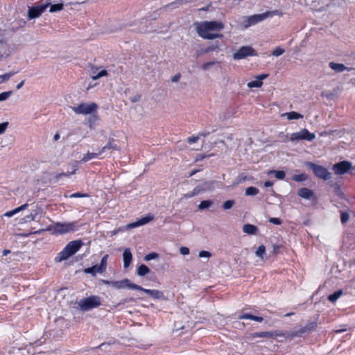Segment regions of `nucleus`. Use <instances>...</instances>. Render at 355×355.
I'll list each match as a JSON object with an SVG mask.
<instances>
[{
	"mask_svg": "<svg viewBox=\"0 0 355 355\" xmlns=\"http://www.w3.org/2000/svg\"><path fill=\"white\" fill-rule=\"evenodd\" d=\"M224 28V24L220 21H202L196 24V29L198 35L207 40L222 38L221 33L215 32L220 31Z\"/></svg>",
	"mask_w": 355,
	"mask_h": 355,
	"instance_id": "nucleus-1",
	"label": "nucleus"
},
{
	"mask_svg": "<svg viewBox=\"0 0 355 355\" xmlns=\"http://www.w3.org/2000/svg\"><path fill=\"white\" fill-rule=\"evenodd\" d=\"M83 245L81 240L70 241L65 248L55 257L56 262H61L67 259L71 256L76 253Z\"/></svg>",
	"mask_w": 355,
	"mask_h": 355,
	"instance_id": "nucleus-2",
	"label": "nucleus"
},
{
	"mask_svg": "<svg viewBox=\"0 0 355 355\" xmlns=\"http://www.w3.org/2000/svg\"><path fill=\"white\" fill-rule=\"evenodd\" d=\"M275 15L282 16V12L279 10L268 11L262 14L253 15L243 18V24L245 28H247L252 25L263 21L264 19L272 17Z\"/></svg>",
	"mask_w": 355,
	"mask_h": 355,
	"instance_id": "nucleus-3",
	"label": "nucleus"
},
{
	"mask_svg": "<svg viewBox=\"0 0 355 355\" xmlns=\"http://www.w3.org/2000/svg\"><path fill=\"white\" fill-rule=\"evenodd\" d=\"M53 233L58 234H64L74 232L77 230L76 223H55L49 228Z\"/></svg>",
	"mask_w": 355,
	"mask_h": 355,
	"instance_id": "nucleus-4",
	"label": "nucleus"
},
{
	"mask_svg": "<svg viewBox=\"0 0 355 355\" xmlns=\"http://www.w3.org/2000/svg\"><path fill=\"white\" fill-rule=\"evenodd\" d=\"M78 305L81 310L88 311L100 306L101 299L98 296L92 295L81 300L78 302Z\"/></svg>",
	"mask_w": 355,
	"mask_h": 355,
	"instance_id": "nucleus-5",
	"label": "nucleus"
},
{
	"mask_svg": "<svg viewBox=\"0 0 355 355\" xmlns=\"http://www.w3.org/2000/svg\"><path fill=\"white\" fill-rule=\"evenodd\" d=\"M97 105L95 103H80L78 106L71 107V110L76 114H89L95 112L97 110Z\"/></svg>",
	"mask_w": 355,
	"mask_h": 355,
	"instance_id": "nucleus-6",
	"label": "nucleus"
},
{
	"mask_svg": "<svg viewBox=\"0 0 355 355\" xmlns=\"http://www.w3.org/2000/svg\"><path fill=\"white\" fill-rule=\"evenodd\" d=\"M256 51L250 46H243L234 53L232 58L235 60L246 58L248 56H257Z\"/></svg>",
	"mask_w": 355,
	"mask_h": 355,
	"instance_id": "nucleus-7",
	"label": "nucleus"
},
{
	"mask_svg": "<svg viewBox=\"0 0 355 355\" xmlns=\"http://www.w3.org/2000/svg\"><path fill=\"white\" fill-rule=\"evenodd\" d=\"M306 166L313 171L314 174L319 178L327 180L331 178V173L322 166L316 165L312 162H307Z\"/></svg>",
	"mask_w": 355,
	"mask_h": 355,
	"instance_id": "nucleus-8",
	"label": "nucleus"
},
{
	"mask_svg": "<svg viewBox=\"0 0 355 355\" xmlns=\"http://www.w3.org/2000/svg\"><path fill=\"white\" fill-rule=\"evenodd\" d=\"M315 138L314 133H311L307 129L303 128L300 132L291 134V140H306L308 141H313Z\"/></svg>",
	"mask_w": 355,
	"mask_h": 355,
	"instance_id": "nucleus-9",
	"label": "nucleus"
},
{
	"mask_svg": "<svg viewBox=\"0 0 355 355\" xmlns=\"http://www.w3.org/2000/svg\"><path fill=\"white\" fill-rule=\"evenodd\" d=\"M14 45L7 39L0 37V58L7 57L14 51Z\"/></svg>",
	"mask_w": 355,
	"mask_h": 355,
	"instance_id": "nucleus-10",
	"label": "nucleus"
},
{
	"mask_svg": "<svg viewBox=\"0 0 355 355\" xmlns=\"http://www.w3.org/2000/svg\"><path fill=\"white\" fill-rule=\"evenodd\" d=\"M111 286L116 289L128 288L135 290L136 288H140V286L132 283L128 279H124L121 281H113L112 283H111Z\"/></svg>",
	"mask_w": 355,
	"mask_h": 355,
	"instance_id": "nucleus-11",
	"label": "nucleus"
},
{
	"mask_svg": "<svg viewBox=\"0 0 355 355\" xmlns=\"http://www.w3.org/2000/svg\"><path fill=\"white\" fill-rule=\"evenodd\" d=\"M352 167V164L347 161L338 162L334 165L333 169L338 175L346 173Z\"/></svg>",
	"mask_w": 355,
	"mask_h": 355,
	"instance_id": "nucleus-12",
	"label": "nucleus"
},
{
	"mask_svg": "<svg viewBox=\"0 0 355 355\" xmlns=\"http://www.w3.org/2000/svg\"><path fill=\"white\" fill-rule=\"evenodd\" d=\"M50 5V2L45 5L40 6L32 7L28 10V15L30 19L38 17Z\"/></svg>",
	"mask_w": 355,
	"mask_h": 355,
	"instance_id": "nucleus-13",
	"label": "nucleus"
},
{
	"mask_svg": "<svg viewBox=\"0 0 355 355\" xmlns=\"http://www.w3.org/2000/svg\"><path fill=\"white\" fill-rule=\"evenodd\" d=\"M153 219L154 216L151 214H148L146 216L139 219L137 221L128 224L127 227L128 229L135 228L139 226L146 225L152 221Z\"/></svg>",
	"mask_w": 355,
	"mask_h": 355,
	"instance_id": "nucleus-14",
	"label": "nucleus"
},
{
	"mask_svg": "<svg viewBox=\"0 0 355 355\" xmlns=\"http://www.w3.org/2000/svg\"><path fill=\"white\" fill-rule=\"evenodd\" d=\"M135 290L143 291V292L148 294L151 297H153V299H155V300L164 298L163 293L158 290L146 289V288H142L141 286H140L139 288H136Z\"/></svg>",
	"mask_w": 355,
	"mask_h": 355,
	"instance_id": "nucleus-15",
	"label": "nucleus"
},
{
	"mask_svg": "<svg viewBox=\"0 0 355 355\" xmlns=\"http://www.w3.org/2000/svg\"><path fill=\"white\" fill-rule=\"evenodd\" d=\"M213 182H205L202 184H200L197 185L193 190L194 194L196 196L200 193L201 192L211 190L213 188Z\"/></svg>",
	"mask_w": 355,
	"mask_h": 355,
	"instance_id": "nucleus-16",
	"label": "nucleus"
},
{
	"mask_svg": "<svg viewBox=\"0 0 355 355\" xmlns=\"http://www.w3.org/2000/svg\"><path fill=\"white\" fill-rule=\"evenodd\" d=\"M297 194L304 199H311L314 196V192L308 188H301L298 190Z\"/></svg>",
	"mask_w": 355,
	"mask_h": 355,
	"instance_id": "nucleus-17",
	"label": "nucleus"
},
{
	"mask_svg": "<svg viewBox=\"0 0 355 355\" xmlns=\"http://www.w3.org/2000/svg\"><path fill=\"white\" fill-rule=\"evenodd\" d=\"M132 255L129 248H126L123 253V267L127 268L132 261Z\"/></svg>",
	"mask_w": 355,
	"mask_h": 355,
	"instance_id": "nucleus-18",
	"label": "nucleus"
},
{
	"mask_svg": "<svg viewBox=\"0 0 355 355\" xmlns=\"http://www.w3.org/2000/svg\"><path fill=\"white\" fill-rule=\"evenodd\" d=\"M107 150H119L120 148L114 143V140L112 138H110L108 140V142L107 144L103 146L101 150H100V153H103Z\"/></svg>",
	"mask_w": 355,
	"mask_h": 355,
	"instance_id": "nucleus-19",
	"label": "nucleus"
},
{
	"mask_svg": "<svg viewBox=\"0 0 355 355\" xmlns=\"http://www.w3.org/2000/svg\"><path fill=\"white\" fill-rule=\"evenodd\" d=\"M329 67L337 73L343 72L345 70L349 71V69L341 63H336L334 62H331L329 64Z\"/></svg>",
	"mask_w": 355,
	"mask_h": 355,
	"instance_id": "nucleus-20",
	"label": "nucleus"
},
{
	"mask_svg": "<svg viewBox=\"0 0 355 355\" xmlns=\"http://www.w3.org/2000/svg\"><path fill=\"white\" fill-rule=\"evenodd\" d=\"M279 334L276 332H270V331H262V332H255L251 334V337L252 338H266V337H275L279 336Z\"/></svg>",
	"mask_w": 355,
	"mask_h": 355,
	"instance_id": "nucleus-21",
	"label": "nucleus"
},
{
	"mask_svg": "<svg viewBox=\"0 0 355 355\" xmlns=\"http://www.w3.org/2000/svg\"><path fill=\"white\" fill-rule=\"evenodd\" d=\"M243 231L245 234L254 235L257 233L258 228L254 225L245 224L243 226Z\"/></svg>",
	"mask_w": 355,
	"mask_h": 355,
	"instance_id": "nucleus-22",
	"label": "nucleus"
},
{
	"mask_svg": "<svg viewBox=\"0 0 355 355\" xmlns=\"http://www.w3.org/2000/svg\"><path fill=\"white\" fill-rule=\"evenodd\" d=\"M306 330L305 327H301L298 330H294L291 331L288 334L287 337L290 338H293L295 337H300L302 336L304 334H306Z\"/></svg>",
	"mask_w": 355,
	"mask_h": 355,
	"instance_id": "nucleus-23",
	"label": "nucleus"
},
{
	"mask_svg": "<svg viewBox=\"0 0 355 355\" xmlns=\"http://www.w3.org/2000/svg\"><path fill=\"white\" fill-rule=\"evenodd\" d=\"M107 258L108 254H105L101 259V263L99 266H98V273H103V272L105 271L107 265Z\"/></svg>",
	"mask_w": 355,
	"mask_h": 355,
	"instance_id": "nucleus-24",
	"label": "nucleus"
},
{
	"mask_svg": "<svg viewBox=\"0 0 355 355\" xmlns=\"http://www.w3.org/2000/svg\"><path fill=\"white\" fill-rule=\"evenodd\" d=\"M282 116H286L288 120L300 119L303 118V115L296 112H290L282 114Z\"/></svg>",
	"mask_w": 355,
	"mask_h": 355,
	"instance_id": "nucleus-25",
	"label": "nucleus"
},
{
	"mask_svg": "<svg viewBox=\"0 0 355 355\" xmlns=\"http://www.w3.org/2000/svg\"><path fill=\"white\" fill-rule=\"evenodd\" d=\"M101 155V153H100V151L98 153H89L88 152L87 153L85 154L83 157V158L81 159L80 162H83V163H85L87 162H88L89 160L92 159H94V158H96L98 157V155Z\"/></svg>",
	"mask_w": 355,
	"mask_h": 355,
	"instance_id": "nucleus-26",
	"label": "nucleus"
},
{
	"mask_svg": "<svg viewBox=\"0 0 355 355\" xmlns=\"http://www.w3.org/2000/svg\"><path fill=\"white\" fill-rule=\"evenodd\" d=\"M76 165L73 166V171L71 172H67V173H58L54 176V179L55 181H58L63 177H69L71 175H73L76 173Z\"/></svg>",
	"mask_w": 355,
	"mask_h": 355,
	"instance_id": "nucleus-27",
	"label": "nucleus"
},
{
	"mask_svg": "<svg viewBox=\"0 0 355 355\" xmlns=\"http://www.w3.org/2000/svg\"><path fill=\"white\" fill-rule=\"evenodd\" d=\"M28 207V205L27 203L26 204H24L22 205L21 206L12 210V211H7L4 216H7V217H11L14 214H17V212L20 211H22V210H24L25 209H26L27 207Z\"/></svg>",
	"mask_w": 355,
	"mask_h": 355,
	"instance_id": "nucleus-28",
	"label": "nucleus"
},
{
	"mask_svg": "<svg viewBox=\"0 0 355 355\" xmlns=\"http://www.w3.org/2000/svg\"><path fill=\"white\" fill-rule=\"evenodd\" d=\"M343 290L339 289L333 294L329 295L328 296V300L331 302H335L343 295Z\"/></svg>",
	"mask_w": 355,
	"mask_h": 355,
	"instance_id": "nucleus-29",
	"label": "nucleus"
},
{
	"mask_svg": "<svg viewBox=\"0 0 355 355\" xmlns=\"http://www.w3.org/2000/svg\"><path fill=\"white\" fill-rule=\"evenodd\" d=\"M149 272H150L149 268L146 265H144V264H141V266H139L137 269V274L139 276H144V275H147L148 273H149Z\"/></svg>",
	"mask_w": 355,
	"mask_h": 355,
	"instance_id": "nucleus-30",
	"label": "nucleus"
},
{
	"mask_svg": "<svg viewBox=\"0 0 355 355\" xmlns=\"http://www.w3.org/2000/svg\"><path fill=\"white\" fill-rule=\"evenodd\" d=\"M213 204V201L211 200H202L199 205H198V209L200 210H203L205 209L209 208Z\"/></svg>",
	"mask_w": 355,
	"mask_h": 355,
	"instance_id": "nucleus-31",
	"label": "nucleus"
},
{
	"mask_svg": "<svg viewBox=\"0 0 355 355\" xmlns=\"http://www.w3.org/2000/svg\"><path fill=\"white\" fill-rule=\"evenodd\" d=\"M49 6H50V9H49L50 12L60 11L63 9V7H64L63 3H57V4H53V5L50 4Z\"/></svg>",
	"mask_w": 355,
	"mask_h": 355,
	"instance_id": "nucleus-32",
	"label": "nucleus"
},
{
	"mask_svg": "<svg viewBox=\"0 0 355 355\" xmlns=\"http://www.w3.org/2000/svg\"><path fill=\"white\" fill-rule=\"evenodd\" d=\"M258 193H259L258 189H257L256 187H250L245 189V194L246 196H255Z\"/></svg>",
	"mask_w": 355,
	"mask_h": 355,
	"instance_id": "nucleus-33",
	"label": "nucleus"
},
{
	"mask_svg": "<svg viewBox=\"0 0 355 355\" xmlns=\"http://www.w3.org/2000/svg\"><path fill=\"white\" fill-rule=\"evenodd\" d=\"M263 85V82L259 80V79L257 80H253L251 82H249L247 85L248 87L249 88H254V87H261Z\"/></svg>",
	"mask_w": 355,
	"mask_h": 355,
	"instance_id": "nucleus-34",
	"label": "nucleus"
},
{
	"mask_svg": "<svg viewBox=\"0 0 355 355\" xmlns=\"http://www.w3.org/2000/svg\"><path fill=\"white\" fill-rule=\"evenodd\" d=\"M97 270H98V266L95 265V266H93L92 267L85 268L84 270V272L87 273V274H91L92 276H95L96 274L98 272Z\"/></svg>",
	"mask_w": 355,
	"mask_h": 355,
	"instance_id": "nucleus-35",
	"label": "nucleus"
},
{
	"mask_svg": "<svg viewBox=\"0 0 355 355\" xmlns=\"http://www.w3.org/2000/svg\"><path fill=\"white\" fill-rule=\"evenodd\" d=\"M269 173H275V176L278 180H283L285 178V173L283 171H270Z\"/></svg>",
	"mask_w": 355,
	"mask_h": 355,
	"instance_id": "nucleus-36",
	"label": "nucleus"
},
{
	"mask_svg": "<svg viewBox=\"0 0 355 355\" xmlns=\"http://www.w3.org/2000/svg\"><path fill=\"white\" fill-rule=\"evenodd\" d=\"M256 255L260 258H263V255L266 254V248L264 245H260L256 251Z\"/></svg>",
	"mask_w": 355,
	"mask_h": 355,
	"instance_id": "nucleus-37",
	"label": "nucleus"
},
{
	"mask_svg": "<svg viewBox=\"0 0 355 355\" xmlns=\"http://www.w3.org/2000/svg\"><path fill=\"white\" fill-rule=\"evenodd\" d=\"M217 63H218V62L217 61H211L205 62L201 66V68L204 71H207L210 69V67H211L212 66L215 65Z\"/></svg>",
	"mask_w": 355,
	"mask_h": 355,
	"instance_id": "nucleus-38",
	"label": "nucleus"
},
{
	"mask_svg": "<svg viewBox=\"0 0 355 355\" xmlns=\"http://www.w3.org/2000/svg\"><path fill=\"white\" fill-rule=\"evenodd\" d=\"M107 75V71L106 70H101L97 74L92 75V78L95 80H97L103 76H105Z\"/></svg>",
	"mask_w": 355,
	"mask_h": 355,
	"instance_id": "nucleus-39",
	"label": "nucleus"
},
{
	"mask_svg": "<svg viewBox=\"0 0 355 355\" xmlns=\"http://www.w3.org/2000/svg\"><path fill=\"white\" fill-rule=\"evenodd\" d=\"M293 180L296 182H302L306 180V175L304 174L295 175Z\"/></svg>",
	"mask_w": 355,
	"mask_h": 355,
	"instance_id": "nucleus-40",
	"label": "nucleus"
},
{
	"mask_svg": "<svg viewBox=\"0 0 355 355\" xmlns=\"http://www.w3.org/2000/svg\"><path fill=\"white\" fill-rule=\"evenodd\" d=\"M71 198H87L89 197V194L87 193H83L80 192L74 193L69 196Z\"/></svg>",
	"mask_w": 355,
	"mask_h": 355,
	"instance_id": "nucleus-41",
	"label": "nucleus"
},
{
	"mask_svg": "<svg viewBox=\"0 0 355 355\" xmlns=\"http://www.w3.org/2000/svg\"><path fill=\"white\" fill-rule=\"evenodd\" d=\"M234 205V201L232 200H229L225 201L223 204V208L224 209H231Z\"/></svg>",
	"mask_w": 355,
	"mask_h": 355,
	"instance_id": "nucleus-42",
	"label": "nucleus"
},
{
	"mask_svg": "<svg viewBox=\"0 0 355 355\" xmlns=\"http://www.w3.org/2000/svg\"><path fill=\"white\" fill-rule=\"evenodd\" d=\"M12 94L11 91L2 92L0 94V101H5L8 99L10 95Z\"/></svg>",
	"mask_w": 355,
	"mask_h": 355,
	"instance_id": "nucleus-43",
	"label": "nucleus"
},
{
	"mask_svg": "<svg viewBox=\"0 0 355 355\" xmlns=\"http://www.w3.org/2000/svg\"><path fill=\"white\" fill-rule=\"evenodd\" d=\"M284 53V50L280 47H277L274 51H272V54L274 56L278 57L281 55H282Z\"/></svg>",
	"mask_w": 355,
	"mask_h": 355,
	"instance_id": "nucleus-44",
	"label": "nucleus"
},
{
	"mask_svg": "<svg viewBox=\"0 0 355 355\" xmlns=\"http://www.w3.org/2000/svg\"><path fill=\"white\" fill-rule=\"evenodd\" d=\"M158 257V254L156 252H151L146 254L144 257L145 261H150L153 259H156Z\"/></svg>",
	"mask_w": 355,
	"mask_h": 355,
	"instance_id": "nucleus-45",
	"label": "nucleus"
},
{
	"mask_svg": "<svg viewBox=\"0 0 355 355\" xmlns=\"http://www.w3.org/2000/svg\"><path fill=\"white\" fill-rule=\"evenodd\" d=\"M317 326V324L316 322H310L309 324H307L304 327L306 330V332H309L311 331V330L314 329Z\"/></svg>",
	"mask_w": 355,
	"mask_h": 355,
	"instance_id": "nucleus-46",
	"label": "nucleus"
},
{
	"mask_svg": "<svg viewBox=\"0 0 355 355\" xmlns=\"http://www.w3.org/2000/svg\"><path fill=\"white\" fill-rule=\"evenodd\" d=\"M254 316V315H253L252 314L243 313V314H241V315H239L238 318L240 319V320L250 319V320H253Z\"/></svg>",
	"mask_w": 355,
	"mask_h": 355,
	"instance_id": "nucleus-47",
	"label": "nucleus"
},
{
	"mask_svg": "<svg viewBox=\"0 0 355 355\" xmlns=\"http://www.w3.org/2000/svg\"><path fill=\"white\" fill-rule=\"evenodd\" d=\"M349 218V216L347 212L341 213L340 220L343 223H345L347 221H348Z\"/></svg>",
	"mask_w": 355,
	"mask_h": 355,
	"instance_id": "nucleus-48",
	"label": "nucleus"
},
{
	"mask_svg": "<svg viewBox=\"0 0 355 355\" xmlns=\"http://www.w3.org/2000/svg\"><path fill=\"white\" fill-rule=\"evenodd\" d=\"M218 48V43H216V44H212L211 46H208V47L205 50V53H209V52H210V51H213L216 50Z\"/></svg>",
	"mask_w": 355,
	"mask_h": 355,
	"instance_id": "nucleus-49",
	"label": "nucleus"
},
{
	"mask_svg": "<svg viewBox=\"0 0 355 355\" xmlns=\"http://www.w3.org/2000/svg\"><path fill=\"white\" fill-rule=\"evenodd\" d=\"M198 256L200 257H207V258H209L211 256V254L208 252V251H205V250H202L199 252V254Z\"/></svg>",
	"mask_w": 355,
	"mask_h": 355,
	"instance_id": "nucleus-50",
	"label": "nucleus"
},
{
	"mask_svg": "<svg viewBox=\"0 0 355 355\" xmlns=\"http://www.w3.org/2000/svg\"><path fill=\"white\" fill-rule=\"evenodd\" d=\"M8 122H3L0 123V135L3 134L6 128H8Z\"/></svg>",
	"mask_w": 355,
	"mask_h": 355,
	"instance_id": "nucleus-51",
	"label": "nucleus"
},
{
	"mask_svg": "<svg viewBox=\"0 0 355 355\" xmlns=\"http://www.w3.org/2000/svg\"><path fill=\"white\" fill-rule=\"evenodd\" d=\"M15 73H16V72H10V73L3 74L1 77L3 78V81H7L10 77H12Z\"/></svg>",
	"mask_w": 355,
	"mask_h": 355,
	"instance_id": "nucleus-52",
	"label": "nucleus"
},
{
	"mask_svg": "<svg viewBox=\"0 0 355 355\" xmlns=\"http://www.w3.org/2000/svg\"><path fill=\"white\" fill-rule=\"evenodd\" d=\"M269 222L275 225H280L282 223V220L279 218H270Z\"/></svg>",
	"mask_w": 355,
	"mask_h": 355,
	"instance_id": "nucleus-53",
	"label": "nucleus"
},
{
	"mask_svg": "<svg viewBox=\"0 0 355 355\" xmlns=\"http://www.w3.org/2000/svg\"><path fill=\"white\" fill-rule=\"evenodd\" d=\"M180 252L182 255H187L189 254V249L187 247H181L180 248Z\"/></svg>",
	"mask_w": 355,
	"mask_h": 355,
	"instance_id": "nucleus-54",
	"label": "nucleus"
},
{
	"mask_svg": "<svg viewBox=\"0 0 355 355\" xmlns=\"http://www.w3.org/2000/svg\"><path fill=\"white\" fill-rule=\"evenodd\" d=\"M198 139H199V137L198 136H197V137H191L188 138L187 141L189 144H193V143H195L197 141H198Z\"/></svg>",
	"mask_w": 355,
	"mask_h": 355,
	"instance_id": "nucleus-55",
	"label": "nucleus"
},
{
	"mask_svg": "<svg viewBox=\"0 0 355 355\" xmlns=\"http://www.w3.org/2000/svg\"><path fill=\"white\" fill-rule=\"evenodd\" d=\"M180 77H181L180 73H177V74H175V76H173L172 77L171 81L174 82V83L178 82L180 78Z\"/></svg>",
	"mask_w": 355,
	"mask_h": 355,
	"instance_id": "nucleus-56",
	"label": "nucleus"
},
{
	"mask_svg": "<svg viewBox=\"0 0 355 355\" xmlns=\"http://www.w3.org/2000/svg\"><path fill=\"white\" fill-rule=\"evenodd\" d=\"M196 196V194H194V192L192 191L191 192H189V193H187L184 195V197L185 198H192L193 196Z\"/></svg>",
	"mask_w": 355,
	"mask_h": 355,
	"instance_id": "nucleus-57",
	"label": "nucleus"
},
{
	"mask_svg": "<svg viewBox=\"0 0 355 355\" xmlns=\"http://www.w3.org/2000/svg\"><path fill=\"white\" fill-rule=\"evenodd\" d=\"M268 76V74H267V73H263V74L259 75V76L257 77V78H258L259 80L262 81V80H263V79L266 78Z\"/></svg>",
	"mask_w": 355,
	"mask_h": 355,
	"instance_id": "nucleus-58",
	"label": "nucleus"
},
{
	"mask_svg": "<svg viewBox=\"0 0 355 355\" xmlns=\"http://www.w3.org/2000/svg\"><path fill=\"white\" fill-rule=\"evenodd\" d=\"M253 320L261 322L263 321V318L254 315Z\"/></svg>",
	"mask_w": 355,
	"mask_h": 355,
	"instance_id": "nucleus-59",
	"label": "nucleus"
},
{
	"mask_svg": "<svg viewBox=\"0 0 355 355\" xmlns=\"http://www.w3.org/2000/svg\"><path fill=\"white\" fill-rule=\"evenodd\" d=\"M113 281H108V280H105V279H102L101 280V282L103 284H105V285H110L111 286V283H112Z\"/></svg>",
	"mask_w": 355,
	"mask_h": 355,
	"instance_id": "nucleus-60",
	"label": "nucleus"
},
{
	"mask_svg": "<svg viewBox=\"0 0 355 355\" xmlns=\"http://www.w3.org/2000/svg\"><path fill=\"white\" fill-rule=\"evenodd\" d=\"M272 184H273V183H272V182H270V181H266V182H265V183H264V186H265L266 187H272Z\"/></svg>",
	"mask_w": 355,
	"mask_h": 355,
	"instance_id": "nucleus-61",
	"label": "nucleus"
},
{
	"mask_svg": "<svg viewBox=\"0 0 355 355\" xmlns=\"http://www.w3.org/2000/svg\"><path fill=\"white\" fill-rule=\"evenodd\" d=\"M24 84V80H21L16 87L17 89H19L22 87Z\"/></svg>",
	"mask_w": 355,
	"mask_h": 355,
	"instance_id": "nucleus-62",
	"label": "nucleus"
},
{
	"mask_svg": "<svg viewBox=\"0 0 355 355\" xmlns=\"http://www.w3.org/2000/svg\"><path fill=\"white\" fill-rule=\"evenodd\" d=\"M2 253H3V256H6V255H8V254L10 253V250H3Z\"/></svg>",
	"mask_w": 355,
	"mask_h": 355,
	"instance_id": "nucleus-63",
	"label": "nucleus"
},
{
	"mask_svg": "<svg viewBox=\"0 0 355 355\" xmlns=\"http://www.w3.org/2000/svg\"><path fill=\"white\" fill-rule=\"evenodd\" d=\"M28 218H30L31 220H35V215L33 214H31L29 216H27Z\"/></svg>",
	"mask_w": 355,
	"mask_h": 355,
	"instance_id": "nucleus-64",
	"label": "nucleus"
}]
</instances>
